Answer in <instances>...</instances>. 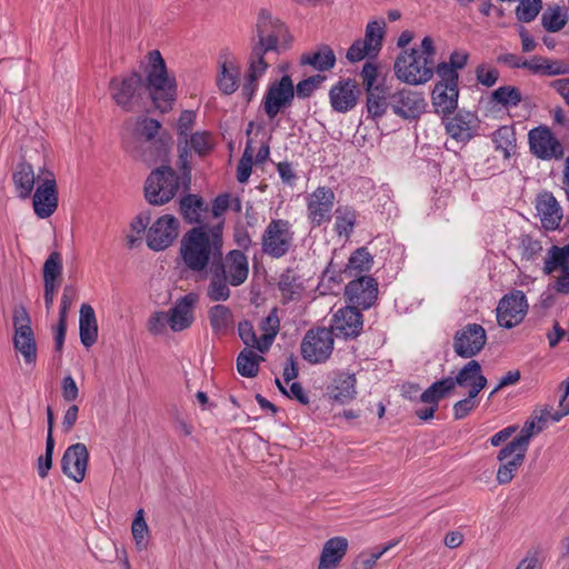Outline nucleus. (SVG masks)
Instances as JSON below:
<instances>
[{"label": "nucleus", "instance_id": "nucleus-1", "mask_svg": "<svg viewBox=\"0 0 569 569\" xmlns=\"http://www.w3.org/2000/svg\"><path fill=\"white\" fill-rule=\"evenodd\" d=\"M223 221L214 224H199L188 230L180 241V257L186 268L192 272H203L212 268L223 249Z\"/></svg>", "mask_w": 569, "mask_h": 569}, {"label": "nucleus", "instance_id": "nucleus-2", "mask_svg": "<svg viewBox=\"0 0 569 569\" xmlns=\"http://www.w3.org/2000/svg\"><path fill=\"white\" fill-rule=\"evenodd\" d=\"M249 277V260L242 250L232 249L217 258L209 272L206 296L212 302L227 301L231 296V287L243 284Z\"/></svg>", "mask_w": 569, "mask_h": 569}, {"label": "nucleus", "instance_id": "nucleus-3", "mask_svg": "<svg viewBox=\"0 0 569 569\" xmlns=\"http://www.w3.org/2000/svg\"><path fill=\"white\" fill-rule=\"evenodd\" d=\"M146 89L154 104L162 113L171 110L177 96V83L167 72L166 62L158 50L148 53Z\"/></svg>", "mask_w": 569, "mask_h": 569}, {"label": "nucleus", "instance_id": "nucleus-4", "mask_svg": "<svg viewBox=\"0 0 569 569\" xmlns=\"http://www.w3.org/2000/svg\"><path fill=\"white\" fill-rule=\"evenodd\" d=\"M258 41L252 46L250 56L264 59L266 53H280V40L286 39L288 30L283 22L273 19L267 9H261L256 24Z\"/></svg>", "mask_w": 569, "mask_h": 569}, {"label": "nucleus", "instance_id": "nucleus-5", "mask_svg": "<svg viewBox=\"0 0 569 569\" xmlns=\"http://www.w3.org/2000/svg\"><path fill=\"white\" fill-rule=\"evenodd\" d=\"M295 246V231L287 219H271L260 237L261 253L271 259L286 257Z\"/></svg>", "mask_w": 569, "mask_h": 569}, {"label": "nucleus", "instance_id": "nucleus-6", "mask_svg": "<svg viewBox=\"0 0 569 569\" xmlns=\"http://www.w3.org/2000/svg\"><path fill=\"white\" fill-rule=\"evenodd\" d=\"M433 61L420 56L419 49L403 50L395 61V73L399 80L417 86L428 82L433 76Z\"/></svg>", "mask_w": 569, "mask_h": 569}, {"label": "nucleus", "instance_id": "nucleus-7", "mask_svg": "<svg viewBox=\"0 0 569 569\" xmlns=\"http://www.w3.org/2000/svg\"><path fill=\"white\" fill-rule=\"evenodd\" d=\"M180 187V178L170 166H161L148 176L144 197L152 206H162L174 198Z\"/></svg>", "mask_w": 569, "mask_h": 569}, {"label": "nucleus", "instance_id": "nucleus-8", "mask_svg": "<svg viewBox=\"0 0 569 569\" xmlns=\"http://www.w3.org/2000/svg\"><path fill=\"white\" fill-rule=\"evenodd\" d=\"M142 77L132 71L124 77H113L109 82V90L114 103L126 112H132L141 99Z\"/></svg>", "mask_w": 569, "mask_h": 569}, {"label": "nucleus", "instance_id": "nucleus-9", "mask_svg": "<svg viewBox=\"0 0 569 569\" xmlns=\"http://www.w3.org/2000/svg\"><path fill=\"white\" fill-rule=\"evenodd\" d=\"M335 339L328 328L310 329L301 341V356L312 365L325 363L333 351Z\"/></svg>", "mask_w": 569, "mask_h": 569}, {"label": "nucleus", "instance_id": "nucleus-10", "mask_svg": "<svg viewBox=\"0 0 569 569\" xmlns=\"http://www.w3.org/2000/svg\"><path fill=\"white\" fill-rule=\"evenodd\" d=\"M336 194L330 187L320 186L306 197L307 218L311 228L331 221Z\"/></svg>", "mask_w": 569, "mask_h": 569}, {"label": "nucleus", "instance_id": "nucleus-11", "mask_svg": "<svg viewBox=\"0 0 569 569\" xmlns=\"http://www.w3.org/2000/svg\"><path fill=\"white\" fill-rule=\"evenodd\" d=\"M295 99V87L290 76L284 74L280 80L269 84L263 99L262 108L267 117L272 120L279 112L291 106Z\"/></svg>", "mask_w": 569, "mask_h": 569}, {"label": "nucleus", "instance_id": "nucleus-12", "mask_svg": "<svg viewBox=\"0 0 569 569\" xmlns=\"http://www.w3.org/2000/svg\"><path fill=\"white\" fill-rule=\"evenodd\" d=\"M530 152L538 159L551 160L563 158L562 143L548 126L541 124L528 132Z\"/></svg>", "mask_w": 569, "mask_h": 569}, {"label": "nucleus", "instance_id": "nucleus-13", "mask_svg": "<svg viewBox=\"0 0 569 569\" xmlns=\"http://www.w3.org/2000/svg\"><path fill=\"white\" fill-rule=\"evenodd\" d=\"M486 343L485 328L478 323H468L455 333L452 347L457 356L472 358L480 353Z\"/></svg>", "mask_w": 569, "mask_h": 569}, {"label": "nucleus", "instance_id": "nucleus-14", "mask_svg": "<svg viewBox=\"0 0 569 569\" xmlns=\"http://www.w3.org/2000/svg\"><path fill=\"white\" fill-rule=\"evenodd\" d=\"M426 99L422 92L402 88L390 94L392 112L405 120L418 119L426 109Z\"/></svg>", "mask_w": 569, "mask_h": 569}, {"label": "nucleus", "instance_id": "nucleus-15", "mask_svg": "<svg viewBox=\"0 0 569 569\" xmlns=\"http://www.w3.org/2000/svg\"><path fill=\"white\" fill-rule=\"evenodd\" d=\"M528 305L521 290L503 296L496 309L497 322L500 327L511 329L518 326L527 313Z\"/></svg>", "mask_w": 569, "mask_h": 569}, {"label": "nucleus", "instance_id": "nucleus-16", "mask_svg": "<svg viewBox=\"0 0 569 569\" xmlns=\"http://www.w3.org/2000/svg\"><path fill=\"white\" fill-rule=\"evenodd\" d=\"M453 391L455 387L453 382H451V377L435 381L420 393L419 401L425 403L426 407L416 409V416L423 421L433 419L439 408V402L451 396Z\"/></svg>", "mask_w": 569, "mask_h": 569}, {"label": "nucleus", "instance_id": "nucleus-17", "mask_svg": "<svg viewBox=\"0 0 569 569\" xmlns=\"http://www.w3.org/2000/svg\"><path fill=\"white\" fill-rule=\"evenodd\" d=\"M378 282L371 276H358L345 288V296L352 307L369 309L378 299Z\"/></svg>", "mask_w": 569, "mask_h": 569}, {"label": "nucleus", "instance_id": "nucleus-18", "mask_svg": "<svg viewBox=\"0 0 569 569\" xmlns=\"http://www.w3.org/2000/svg\"><path fill=\"white\" fill-rule=\"evenodd\" d=\"M58 204L59 196L57 181L54 174L49 171L47 177L39 182L33 193V211L38 218L47 219L54 213Z\"/></svg>", "mask_w": 569, "mask_h": 569}, {"label": "nucleus", "instance_id": "nucleus-19", "mask_svg": "<svg viewBox=\"0 0 569 569\" xmlns=\"http://www.w3.org/2000/svg\"><path fill=\"white\" fill-rule=\"evenodd\" d=\"M179 221L172 214L159 217L147 232V246L153 251L169 248L178 237Z\"/></svg>", "mask_w": 569, "mask_h": 569}, {"label": "nucleus", "instance_id": "nucleus-20", "mask_svg": "<svg viewBox=\"0 0 569 569\" xmlns=\"http://www.w3.org/2000/svg\"><path fill=\"white\" fill-rule=\"evenodd\" d=\"M558 269L560 276L556 279L553 288L558 293L569 295V244L551 246L548 249L543 272L551 274Z\"/></svg>", "mask_w": 569, "mask_h": 569}, {"label": "nucleus", "instance_id": "nucleus-21", "mask_svg": "<svg viewBox=\"0 0 569 569\" xmlns=\"http://www.w3.org/2000/svg\"><path fill=\"white\" fill-rule=\"evenodd\" d=\"M361 88L356 79L345 78L337 81L329 90V102L333 111L347 113L359 101Z\"/></svg>", "mask_w": 569, "mask_h": 569}, {"label": "nucleus", "instance_id": "nucleus-22", "mask_svg": "<svg viewBox=\"0 0 569 569\" xmlns=\"http://www.w3.org/2000/svg\"><path fill=\"white\" fill-rule=\"evenodd\" d=\"M199 302V295L189 292L176 300L173 306L167 311L169 316V327L173 332L183 331L192 326L196 320L194 309Z\"/></svg>", "mask_w": 569, "mask_h": 569}, {"label": "nucleus", "instance_id": "nucleus-23", "mask_svg": "<svg viewBox=\"0 0 569 569\" xmlns=\"http://www.w3.org/2000/svg\"><path fill=\"white\" fill-rule=\"evenodd\" d=\"M363 327V317L359 309L352 306L340 308L332 317V336H341L346 339L358 337Z\"/></svg>", "mask_w": 569, "mask_h": 569}, {"label": "nucleus", "instance_id": "nucleus-24", "mask_svg": "<svg viewBox=\"0 0 569 569\" xmlns=\"http://www.w3.org/2000/svg\"><path fill=\"white\" fill-rule=\"evenodd\" d=\"M89 452L84 443L77 442L69 446L61 459L62 472L76 482H81L87 472Z\"/></svg>", "mask_w": 569, "mask_h": 569}, {"label": "nucleus", "instance_id": "nucleus-25", "mask_svg": "<svg viewBox=\"0 0 569 569\" xmlns=\"http://www.w3.org/2000/svg\"><path fill=\"white\" fill-rule=\"evenodd\" d=\"M478 118L469 111H458L446 121L447 133L458 142H468L477 134Z\"/></svg>", "mask_w": 569, "mask_h": 569}, {"label": "nucleus", "instance_id": "nucleus-26", "mask_svg": "<svg viewBox=\"0 0 569 569\" xmlns=\"http://www.w3.org/2000/svg\"><path fill=\"white\" fill-rule=\"evenodd\" d=\"M508 449L509 443H507L497 456V459L501 462L496 476V480L499 485L509 483L526 458L527 451L517 447L510 451Z\"/></svg>", "mask_w": 569, "mask_h": 569}, {"label": "nucleus", "instance_id": "nucleus-27", "mask_svg": "<svg viewBox=\"0 0 569 569\" xmlns=\"http://www.w3.org/2000/svg\"><path fill=\"white\" fill-rule=\"evenodd\" d=\"M536 209L546 230L555 231L560 227L562 209L551 192L545 191L537 197Z\"/></svg>", "mask_w": 569, "mask_h": 569}, {"label": "nucleus", "instance_id": "nucleus-28", "mask_svg": "<svg viewBox=\"0 0 569 569\" xmlns=\"http://www.w3.org/2000/svg\"><path fill=\"white\" fill-rule=\"evenodd\" d=\"M356 383L355 373L340 371L327 387V395L339 403L350 402L357 395Z\"/></svg>", "mask_w": 569, "mask_h": 569}, {"label": "nucleus", "instance_id": "nucleus-29", "mask_svg": "<svg viewBox=\"0 0 569 569\" xmlns=\"http://www.w3.org/2000/svg\"><path fill=\"white\" fill-rule=\"evenodd\" d=\"M459 89L446 83H436L432 91V106L438 114L448 117L458 107Z\"/></svg>", "mask_w": 569, "mask_h": 569}, {"label": "nucleus", "instance_id": "nucleus-30", "mask_svg": "<svg viewBox=\"0 0 569 569\" xmlns=\"http://www.w3.org/2000/svg\"><path fill=\"white\" fill-rule=\"evenodd\" d=\"M348 550V540L345 537H333L323 545L318 569H336Z\"/></svg>", "mask_w": 569, "mask_h": 569}, {"label": "nucleus", "instance_id": "nucleus-31", "mask_svg": "<svg viewBox=\"0 0 569 569\" xmlns=\"http://www.w3.org/2000/svg\"><path fill=\"white\" fill-rule=\"evenodd\" d=\"M79 335L80 341L86 348H90L98 340V321L93 308L83 303L80 307Z\"/></svg>", "mask_w": 569, "mask_h": 569}, {"label": "nucleus", "instance_id": "nucleus-32", "mask_svg": "<svg viewBox=\"0 0 569 569\" xmlns=\"http://www.w3.org/2000/svg\"><path fill=\"white\" fill-rule=\"evenodd\" d=\"M453 387H468L469 389L480 388V391L487 386V378L482 375L481 366L477 360L467 362L457 373L455 378L451 377Z\"/></svg>", "mask_w": 569, "mask_h": 569}, {"label": "nucleus", "instance_id": "nucleus-33", "mask_svg": "<svg viewBox=\"0 0 569 569\" xmlns=\"http://www.w3.org/2000/svg\"><path fill=\"white\" fill-rule=\"evenodd\" d=\"M12 181L17 196L20 199L26 200L30 198L36 182L32 166L26 161L19 162L12 173Z\"/></svg>", "mask_w": 569, "mask_h": 569}, {"label": "nucleus", "instance_id": "nucleus-34", "mask_svg": "<svg viewBox=\"0 0 569 569\" xmlns=\"http://www.w3.org/2000/svg\"><path fill=\"white\" fill-rule=\"evenodd\" d=\"M336 61V54L328 44H320L316 51L305 53L300 58L302 66H310L319 72L331 70Z\"/></svg>", "mask_w": 569, "mask_h": 569}, {"label": "nucleus", "instance_id": "nucleus-35", "mask_svg": "<svg viewBox=\"0 0 569 569\" xmlns=\"http://www.w3.org/2000/svg\"><path fill=\"white\" fill-rule=\"evenodd\" d=\"M268 68L266 59L249 57V68L246 74V81L242 86L241 94L246 102H250L258 89V80Z\"/></svg>", "mask_w": 569, "mask_h": 569}, {"label": "nucleus", "instance_id": "nucleus-36", "mask_svg": "<svg viewBox=\"0 0 569 569\" xmlns=\"http://www.w3.org/2000/svg\"><path fill=\"white\" fill-rule=\"evenodd\" d=\"M390 94L386 86L366 91V108L369 118L378 120L386 114L390 107Z\"/></svg>", "mask_w": 569, "mask_h": 569}, {"label": "nucleus", "instance_id": "nucleus-37", "mask_svg": "<svg viewBox=\"0 0 569 569\" xmlns=\"http://www.w3.org/2000/svg\"><path fill=\"white\" fill-rule=\"evenodd\" d=\"M211 330L214 335L224 336L233 328V315L229 307L214 305L208 310Z\"/></svg>", "mask_w": 569, "mask_h": 569}, {"label": "nucleus", "instance_id": "nucleus-38", "mask_svg": "<svg viewBox=\"0 0 569 569\" xmlns=\"http://www.w3.org/2000/svg\"><path fill=\"white\" fill-rule=\"evenodd\" d=\"M373 263V256L369 252L368 248L360 247L350 254L343 273L348 277L363 276L362 273L369 272L372 269Z\"/></svg>", "mask_w": 569, "mask_h": 569}, {"label": "nucleus", "instance_id": "nucleus-39", "mask_svg": "<svg viewBox=\"0 0 569 569\" xmlns=\"http://www.w3.org/2000/svg\"><path fill=\"white\" fill-rule=\"evenodd\" d=\"M13 348L21 353L27 365H36L38 348L33 331L14 332Z\"/></svg>", "mask_w": 569, "mask_h": 569}, {"label": "nucleus", "instance_id": "nucleus-40", "mask_svg": "<svg viewBox=\"0 0 569 569\" xmlns=\"http://www.w3.org/2000/svg\"><path fill=\"white\" fill-rule=\"evenodd\" d=\"M335 231L339 237L349 238L356 227L358 212L350 206H339L336 211Z\"/></svg>", "mask_w": 569, "mask_h": 569}, {"label": "nucleus", "instance_id": "nucleus-41", "mask_svg": "<svg viewBox=\"0 0 569 569\" xmlns=\"http://www.w3.org/2000/svg\"><path fill=\"white\" fill-rule=\"evenodd\" d=\"M204 201L198 194H187L180 199V213L187 223H200L206 210Z\"/></svg>", "mask_w": 569, "mask_h": 569}, {"label": "nucleus", "instance_id": "nucleus-42", "mask_svg": "<svg viewBox=\"0 0 569 569\" xmlns=\"http://www.w3.org/2000/svg\"><path fill=\"white\" fill-rule=\"evenodd\" d=\"M568 21V11L558 4L548 6L541 14V24L548 32L560 31Z\"/></svg>", "mask_w": 569, "mask_h": 569}, {"label": "nucleus", "instance_id": "nucleus-43", "mask_svg": "<svg viewBox=\"0 0 569 569\" xmlns=\"http://www.w3.org/2000/svg\"><path fill=\"white\" fill-rule=\"evenodd\" d=\"M490 99L492 102L509 109L517 107L521 102L522 94L517 87L501 86L491 92Z\"/></svg>", "mask_w": 569, "mask_h": 569}, {"label": "nucleus", "instance_id": "nucleus-44", "mask_svg": "<svg viewBox=\"0 0 569 569\" xmlns=\"http://www.w3.org/2000/svg\"><path fill=\"white\" fill-rule=\"evenodd\" d=\"M263 358L250 349H243L237 357V370L246 378H253L259 372V361Z\"/></svg>", "mask_w": 569, "mask_h": 569}, {"label": "nucleus", "instance_id": "nucleus-45", "mask_svg": "<svg viewBox=\"0 0 569 569\" xmlns=\"http://www.w3.org/2000/svg\"><path fill=\"white\" fill-rule=\"evenodd\" d=\"M239 70L237 68L228 69L227 62L221 66V72L217 80V84L222 93L229 96L238 89Z\"/></svg>", "mask_w": 569, "mask_h": 569}, {"label": "nucleus", "instance_id": "nucleus-46", "mask_svg": "<svg viewBox=\"0 0 569 569\" xmlns=\"http://www.w3.org/2000/svg\"><path fill=\"white\" fill-rule=\"evenodd\" d=\"M160 121L152 118H139L136 121L134 134L146 141H152L161 129Z\"/></svg>", "mask_w": 569, "mask_h": 569}, {"label": "nucleus", "instance_id": "nucleus-47", "mask_svg": "<svg viewBox=\"0 0 569 569\" xmlns=\"http://www.w3.org/2000/svg\"><path fill=\"white\" fill-rule=\"evenodd\" d=\"M480 393V388L468 390V396L465 399L457 401L453 405V417L456 420L466 418L478 406L477 396Z\"/></svg>", "mask_w": 569, "mask_h": 569}, {"label": "nucleus", "instance_id": "nucleus-48", "mask_svg": "<svg viewBox=\"0 0 569 569\" xmlns=\"http://www.w3.org/2000/svg\"><path fill=\"white\" fill-rule=\"evenodd\" d=\"M383 33V27L377 21H371L366 27L365 38L360 40L371 49V52L378 54L382 47Z\"/></svg>", "mask_w": 569, "mask_h": 569}, {"label": "nucleus", "instance_id": "nucleus-49", "mask_svg": "<svg viewBox=\"0 0 569 569\" xmlns=\"http://www.w3.org/2000/svg\"><path fill=\"white\" fill-rule=\"evenodd\" d=\"M189 147L200 157L208 154L213 148L210 132L197 131L192 133L188 139Z\"/></svg>", "mask_w": 569, "mask_h": 569}, {"label": "nucleus", "instance_id": "nucleus-50", "mask_svg": "<svg viewBox=\"0 0 569 569\" xmlns=\"http://www.w3.org/2000/svg\"><path fill=\"white\" fill-rule=\"evenodd\" d=\"M541 0H520L516 8L517 19L521 22H531L536 19L542 8Z\"/></svg>", "mask_w": 569, "mask_h": 569}, {"label": "nucleus", "instance_id": "nucleus-51", "mask_svg": "<svg viewBox=\"0 0 569 569\" xmlns=\"http://www.w3.org/2000/svg\"><path fill=\"white\" fill-rule=\"evenodd\" d=\"M519 250L522 260L532 261L542 251L541 242L529 234H522L520 238Z\"/></svg>", "mask_w": 569, "mask_h": 569}, {"label": "nucleus", "instance_id": "nucleus-52", "mask_svg": "<svg viewBox=\"0 0 569 569\" xmlns=\"http://www.w3.org/2000/svg\"><path fill=\"white\" fill-rule=\"evenodd\" d=\"M62 270L61 253L58 251L51 252L43 264V279L60 280Z\"/></svg>", "mask_w": 569, "mask_h": 569}, {"label": "nucleus", "instance_id": "nucleus-53", "mask_svg": "<svg viewBox=\"0 0 569 569\" xmlns=\"http://www.w3.org/2000/svg\"><path fill=\"white\" fill-rule=\"evenodd\" d=\"M326 80L322 74H315L298 82L295 93L299 99L309 98Z\"/></svg>", "mask_w": 569, "mask_h": 569}, {"label": "nucleus", "instance_id": "nucleus-54", "mask_svg": "<svg viewBox=\"0 0 569 569\" xmlns=\"http://www.w3.org/2000/svg\"><path fill=\"white\" fill-rule=\"evenodd\" d=\"M396 545L397 542H389L377 552H372L370 555H360L352 562L351 569H373L380 557Z\"/></svg>", "mask_w": 569, "mask_h": 569}, {"label": "nucleus", "instance_id": "nucleus-55", "mask_svg": "<svg viewBox=\"0 0 569 569\" xmlns=\"http://www.w3.org/2000/svg\"><path fill=\"white\" fill-rule=\"evenodd\" d=\"M298 277L293 269H286L279 277L278 288L286 299H292L296 293Z\"/></svg>", "mask_w": 569, "mask_h": 569}, {"label": "nucleus", "instance_id": "nucleus-56", "mask_svg": "<svg viewBox=\"0 0 569 569\" xmlns=\"http://www.w3.org/2000/svg\"><path fill=\"white\" fill-rule=\"evenodd\" d=\"M360 76L362 78L365 91H370L373 90L375 88L385 87L382 82H378V67L372 62H366L363 64Z\"/></svg>", "mask_w": 569, "mask_h": 569}, {"label": "nucleus", "instance_id": "nucleus-57", "mask_svg": "<svg viewBox=\"0 0 569 569\" xmlns=\"http://www.w3.org/2000/svg\"><path fill=\"white\" fill-rule=\"evenodd\" d=\"M377 56L378 54L376 52H371V49L366 43L360 39H357L347 50L346 58L350 62H358L363 60L366 57L375 58Z\"/></svg>", "mask_w": 569, "mask_h": 569}, {"label": "nucleus", "instance_id": "nucleus-58", "mask_svg": "<svg viewBox=\"0 0 569 569\" xmlns=\"http://www.w3.org/2000/svg\"><path fill=\"white\" fill-rule=\"evenodd\" d=\"M12 322L14 332L33 331L29 312L22 305L14 307Z\"/></svg>", "mask_w": 569, "mask_h": 569}, {"label": "nucleus", "instance_id": "nucleus-59", "mask_svg": "<svg viewBox=\"0 0 569 569\" xmlns=\"http://www.w3.org/2000/svg\"><path fill=\"white\" fill-rule=\"evenodd\" d=\"M535 430H536V422L533 420L527 421L525 423V426L522 427L520 435L518 437L513 438L509 442L508 450L510 451L511 449H515L517 447L519 449L527 451L528 446H529V440L532 437V435L535 433Z\"/></svg>", "mask_w": 569, "mask_h": 569}, {"label": "nucleus", "instance_id": "nucleus-60", "mask_svg": "<svg viewBox=\"0 0 569 569\" xmlns=\"http://www.w3.org/2000/svg\"><path fill=\"white\" fill-rule=\"evenodd\" d=\"M132 536L137 546L141 549L146 547L144 537L148 533V526L143 518V510L140 509L131 526Z\"/></svg>", "mask_w": 569, "mask_h": 569}, {"label": "nucleus", "instance_id": "nucleus-61", "mask_svg": "<svg viewBox=\"0 0 569 569\" xmlns=\"http://www.w3.org/2000/svg\"><path fill=\"white\" fill-rule=\"evenodd\" d=\"M437 73L440 78L438 83H446L449 87H458L459 74L456 69L447 64V62H440L433 68V73Z\"/></svg>", "mask_w": 569, "mask_h": 569}, {"label": "nucleus", "instance_id": "nucleus-62", "mask_svg": "<svg viewBox=\"0 0 569 569\" xmlns=\"http://www.w3.org/2000/svg\"><path fill=\"white\" fill-rule=\"evenodd\" d=\"M54 450V439L46 440V451L44 455L38 458V475L40 478L44 479L49 470L52 467V456Z\"/></svg>", "mask_w": 569, "mask_h": 569}, {"label": "nucleus", "instance_id": "nucleus-63", "mask_svg": "<svg viewBox=\"0 0 569 569\" xmlns=\"http://www.w3.org/2000/svg\"><path fill=\"white\" fill-rule=\"evenodd\" d=\"M545 562L543 553L538 548L529 549L525 558L518 563L516 569H542Z\"/></svg>", "mask_w": 569, "mask_h": 569}, {"label": "nucleus", "instance_id": "nucleus-64", "mask_svg": "<svg viewBox=\"0 0 569 569\" xmlns=\"http://www.w3.org/2000/svg\"><path fill=\"white\" fill-rule=\"evenodd\" d=\"M543 76L553 77L569 74V64L561 60H552L542 57Z\"/></svg>", "mask_w": 569, "mask_h": 569}]
</instances>
